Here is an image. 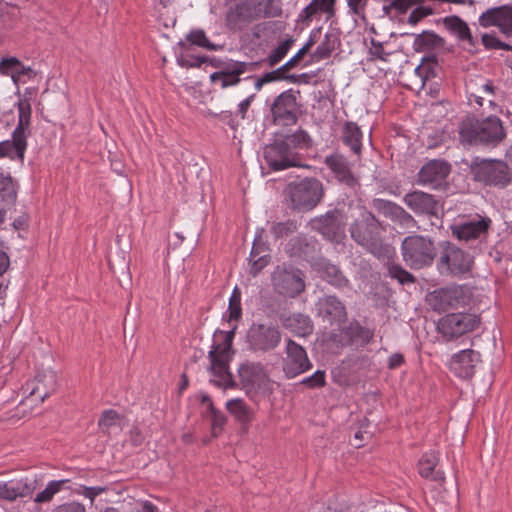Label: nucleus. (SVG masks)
Here are the masks:
<instances>
[{"mask_svg": "<svg viewBox=\"0 0 512 512\" xmlns=\"http://www.w3.org/2000/svg\"><path fill=\"white\" fill-rule=\"evenodd\" d=\"M479 324L480 319L475 314L451 313L438 321L437 329L446 340H453L474 331Z\"/></svg>", "mask_w": 512, "mask_h": 512, "instance_id": "nucleus-9", "label": "nucleus"}, {"mask_svg": "<svg viewBox=\"0 0 512 512\" xmlns=\"http://www.w3.org/2000/svg\"><path fill=\"white\" fill-rule=\"evenodd\" d=\"M258 62H241L235 60H228V64L210 75L211 82H220L221 88L235 86L240 82V76L246 72L254 71Z\"/></svg>", "mask_w": 512, "mask_h": 512, "instance_id": "nucleus-16", "label": "nucleus"}, {"mask_svg": "<svg viewBox=\"0 0 512 512\" xmlns=\"http://www.w3.org/2000/svg\"><path fill=\"white\" fill-rule=\"evenodd\" d=\"M440 264L445 265L451 274L461 275L470 270L472 259L469 254L448 243L441 255Z\"/></svg>", "mask_w": 512, "mask_h": 512, "instance_id": "nucleus-20", "label": "nucleus"}, {"mask_svg": "<svg viewBox=\"0 0 512 512\" xmlns=\"http://www.w3.org/2000/svg\"><path fill=\"white\" fill-rule=\"evenodd\" d=\"M265 253H268V246L266 245L265 242H263L262 232H260V233H257V235L255 236L250 255L252 257H257L260 254H265Z\"/></svg>", "mask_w": 512, "mask_h": 512, "instance_id": "nucleus-60", "label": "nucleus"}, {"mask_svg": "<svg viewBox=\"0 0 512 512\" xmlns=\"http://www.w3.org/2000/svg\"><path fill=\"white\" fill-rule=\"evenodd\" d=\"M238 376L245 389L260 387L267 380V374L261 363L246 362L239 366Z\"/></svg>", "mask_w": 512, "mask_h": 512, "instance_id": "nucleus-26", "label": "nucleus"}, {"mask_svg": "<svg viewBox=\"0 0 512 512\" xmlns=\"http://www.w3.org/2000/svg\"><path fill=\"white\" fill-rule=\"evenodd\" d=\"M481 361L480 353L472 349H464L455 353L450 362L449 369L462 379H469L475 374V368Z\"/></svg>", "mask_w": 512, "mask_h": 512, "instance_id": "nucleus-19", "label": "nucleus"}, {"mask_svg": "<svg viewBox=\"0 0 512 512\" xmlns=\"http://www.w3.org/2000/svg\"><path fill=\"white\" fill-rule=\"evenodd\" d=\"M264 158L269 168L273 171L301 166L299 153L289 147L282 138L276 139L272 144L265 147Z\"/></svg>", "mask_w": 512, "mask_h": 512, "instance_id": "nucleus-11", "label": "nucleus"}, {"mask_svg": "<svg viewBox=\"0 0 512 512\" xmlns=\"http://www.w3.org/2000/svg\"><path fill=\"white\" fill-rule=\"evenodd\" d=\"M312 228L331 241H339L344 235L343 215L338 210L327 212L311 221Z\"/></svg>", "mask_w": 512, "mask_h": 512, "instance_id": "nucleus-17", "label": "nucleus"}, {"mask_svg": "<svg viewBox=\"0 0 512 512\" xmlns=\"http://www.w3.org/2000/svg\"><path fill=\"white\" fill-rule=\"evenodd\" d=\"M438 462V452L429 451L424 453L418 462L419 475L423 478L442 483L445 480V474L440 469H436Z\"/></svg>", "mask_w": 512, "mask_h": 512, "instance_id": "nucleus-28", "label": "nucleus"}, {"mask_svg": "<svg viewBox=\"0 0 512 512\" xmlns=\"http://www.w3.org/2000/svg\"><path fill=\"white\" fill-rule=\"evenodd\" d=\"M342 140L345 145L357 155L361 153L362 132L359 126L354 122H346L342 131Z\"/></svg>", "mask_w": 512, "mask_h": 512, "instance_id": "nucleus-35", "label": "nucleus"}, {"mask_svg": "<svg viewBox=\"0 0 512 512\" xmlns=\"http://www.w3.org/2000/svg\"><path fill=\"white\" fill-rule=\"evenodd\" d=\"M442 45V39L434 32L425 31L414 40V47L417 51L433 50Z\"/></svg>", "mask_w": 512, "mask_h": 512, "instance_id": "nucleus-40", "label": "nucleus"}, {"mask_svg": "<svg viewBox=\"0 0 512 512\" xmlns=\"http://www.w3.org/2000/svg\"><path fill=\"white\" fill-rule=\"evenodd\" d=\"M293 43L294 40L292 38L280 43L267 58L269 66L273 67L278 64L286 56Z\"/></svg>", "mask_w": 512, "mask_h": 512, "instance_id": "nucleus-49", "label": "nucleus"}, {"mask_svg": "<svg viewBox=\"0 0 512 512\" xmlns=\"http://www.w3.org/2000/svg\"><path fill=\"white\" fill-rule=\"evenodd\" d=\"M263 0H235L226 12V26L241 31L262 16Z\"/></svg>", "mask_w": 512, "mask_h": 512, "instance_id": "nucleus-7", "label": "nucleus"}, {"mask_svg": "<svg viewBox=\"0 0 512 512\" xmlns=\"http://www.w3.org/2000/svg\"><path fill=\"white\" fill-rule=\"evenodd\" d=\"M336 38L332 34H326L321 44L315 49L312 57L316 60L327 59L335 50Z\"/></svg>", "mask_w": 512, "mask_h": 512, "instance_id": "nucleus-46", "label": "nucleus"}, {"mask_svg": "<svg viewBox=\"0 0 512 512\" xmlns=\"http://www.w3.org/2000/svg\"><path fill=\"white\" fill-rule=\"evenodd\" d=\"M299 104L292 89L279 94L273 101L270 111L274 124L292 126L298 121L297 111Z\"/></svg>", "mask_w": 512, "mask_h": 512, "instance_id": "nucleus-14", "label": "nucleus"}, {"mask_svg": "<svg viewBox=\"0 0 512 512\" xmlns=\"http://www.w3.org/2000/svg\"><path fill=\"white\" fill-rule=\"evenodd\" d=\"M289 147L294 151L298 149H308L312 146V139L309 134L302 129L297 130L295 133L286 135L282 138Z\"/></svg>", "mask_w": 512, "mask_h": 512, "instance_id": "nucleus-42", "label": "nucleus"}, {"mask_svg": "<svg viewBox=\"0 0 512 512\" xmlns=\"http://www.w3.org/2000/svg\"><path fill=\"white\" fill-rule=\"evenodd\" d=\"M106 490H107L106 487H101V486H96V487L80 486V488L76 492L79 495H83L84 497L89 498L91 500V502H93L94 499L98 495L105 492Z\"/></svg>", "mask_w": 512, "mask_h": 512, "instance_id": "nucleus-58", "label": "nucleus"}, {"mask_svg": "<svg viewBox=\"0 0 512 512\" xmlns=\"http://www.w3.org/2000/svg\"><path fill=\"white\" fill-rule=\"evenodd\" d=\"M226 409L243 426L250 424L254 418L253 409L241 398L227 401Z\"/></svg>", "mask_w": 512, "mask_h": 512, "instance_id": "nucleus-33", "label": "nucleus"}, {"mask_svg": "<svg viewBox=\"0 0 512 512\" xmlns=\"http://www.w3.org/2000/svg\"><path fill=\"white\" fill-rule=\"evenodd\" d=\"M209 413L211 417V434L212 437L216 438L221 434L227 418L222 412L217 410L214 405H211V411H209Z\"/></svg>", "mask_w": 512, "mask_h": 512, "instance_id": "nucleus-51", "label": "nucleus"}, {"mask_svg": "<svg viewBox=\"0 0 512 512\" xmlns=\"http://www.w3.org/2000/svg\"><path fill=\"white\" fill-rule=\"evenodd\" d=\"M18 66H21V62L17 58L12 57L8 59H3L0 62V71L4 74L12 72L13 79L15 80L14 74H16Z\"/></svg>", "mask_w": 512, "mask_h": 512, "instance_id": "nucleus-59", "label": "nucleus"}, {"mask_svg": "<svg viewBox=\"0 0 512 512\" xmlns=\"http://www.w3.org/2000/svg\"><path fill=\"white\" fill-rule=\"evenodd\" d=\"M283 326L296 336L306 337L312 334L313 324L311 319L304 314L295 313L282 320Z\"/></svg>", "mask_w": 512, "mask_h": 512, "instance_id": "nucleus-32", "label": "nucleus"}, {"mask_svg": "<svg viewBox=\"0 0 512 512\" xmlns=\"http://www.w3.org/2000/svg\"><path fill=\"white\" fill-rule=\"evenodd\" d=\"M386 217H390L405 227H409L414 222L413 217L402 207L388 201H386Z\"/></svg>", "mask_w": 512, "mask_h": 512, "instance_id": "nucleus-43", "label": "nucleus"}, {"mask_svg": "<svg viewBox=\"0 0 512 512\" xmlns=\"http://www.w3.org/2000/svg\"><path fill=\"white\" fill-rule=\"evenodd\" d=\"M29 396L43 402L56 390V376L52 372H43L36 375L31 383L27 384Z\"/></svg>", "mask_w": 512, "mask_h": 512, "instance_id": "nucleus-27", "label": "nucleus"}, {"mask_svg": "<svg viewBox=\"0 0 512 512\" xmlns=\"http://www.w3.org/2000/svg\"><path fill=\"white\" fill-rule=\"evenodd\" d=\"M433 14V9L428 6H422L421 4L418 5L409 15L408 17V24L410 25H416L419 23L422 19H424L427 16H430Z\"/></svg>", "mask_w": 512, "mask_h": 512, "instance_id": "nucleus-57", "label": "nucleus"}, {"mask_svg": "<svg viewBox=\"0 0 512 512\" xmlns=\"http://www.w3.org/2000/svg\"><path fill=\"white\" fill-rule=\"evenodd\" d=\"M404 202L417 215L427 216L431 227L441 226L442 206L433 195L416 190L406 194Z\"/></svg>", "mask_w": 512, "mask_h": 512, "instance_id": "nucleus-12", "label": "nucleus"}, {"mask_svg": "<svg viewBox=\"0 0 512 512\" xmlns=\"http://www.w3.org/2000/svg\"><path fill=\"white\" fill-rule=\"evenodd\" d=\"M235 330L236 326H234L230 331L216 330L214 338H221V342H214L208 353V358L210 360L209 372L212 376L210 382L224 390L238 388L237 382L233 379V376L229 371V363L234 354L232 343L235 336Z\"/></svg>", "mask_w": 512, "mask_h": 512, "instance_id": "nucleus-1", "label": "nucleus"}, {"mask_svg": "<svg viewBox=\"0 0 512 512\" xmlns=\"http://www.w3.org/2000/svg\"><path fill=\"white\" fill-rule=\"evenodd\" d=\"M285 194L293 210L310 211L321 201L323 185L316 178H305L299 182L289 183Z\"/></svg>", "mask_w": 512, "mask_h": 512, "instance_id": "nucleus-4", "label": "nucleus"}, {"mask_svg": "<svg viewBox=\"0 0 512 512\" xmlns=\"http://www.w3.org/2000/svg\"><path fill=\"white\" fill-rule=\"evenodd\" d=\"M450 173V166L441 160H432L426 163L419 171V182L432 187L440 186Z\"/></svg>", "mask_w": 512, "mask_h": 512, "instance_id": "nucleus-24", "label": "nucleus"}, {"mask_svg": "<svg viewBox=\"0 0 512 512\" xmlns=\"http://www.w3.org/2000/svg\"><path fill=\"white\" fill-rule=\"evenodd\" d=\"M325 164L339 182L352 189L359 186L358 179L355 177L350 163L344 156L340 154L330 155L326 157Z\"/></svg>", "mask_w": 512, "mask_h": 512, "instance_id": "nucleus-23", "label": "nucleus"}, {"mask_svg": "<svg viewBox=\"0 0 512 512\" xmlns=\"http://www.w3.org/2000/svg\"><path fill=\"white\" fill-rule=\"evenodd\" d=\"M98 425L103 432L110 433L112 428L120 426V415L115 410H105L98 421Z\"/></svg>", "mask_w": 512, "mask_h": 512, "instance_id": "nucleus-47", "label": "nucleus"}, {"mask_svg": "<svg viewBox=\"0 0 512 512\" xmlns=\"http://www.w3.org/2000/svg\"><path fill=\"white\" fill-rule=\"evenodd\" d=\"M297 228V221L289 219L285 222L274 223L271 227V233L275 238H282L294 233Z\"/></svg>", "mask_w": 512, "mask_h": 512, "instance_id": "nucleus-50", "label": "nucleus"}, {"mask_svg": "<svg viewBox=\"0 0 512 512\" xmlns=\"http://www.w3.org/2000/svg\"><path fill=\"white\" fill-rule=\"evenodd\" d=\"M282 333L272 323H253L246 332L248 349L255 353L274 351L281 343Z\"/></svg>", "mask_w": 512, "mask_h": 512, "instance_id": "nucleus-6", "label": "nucleus"}, {"mask_svg": "<svg viewBox=\"0 0 512 512\" xmlns=\"http://www.w3.org/2000/svg\"><path fill=\"white\" fill-rule=\"evenodd\" d=\"M462 142L468 144L498 145L506 136L502 121L496 116H490L482 121L466 118L459 129Z\"/></svg>", "mask_w": 512, "mask_h": 512, "instance_id": "nucleus-2", "label": "nucleus"}, {"mask_svg": "<svg viewBox=\"0 0 512 512\" xmlns=\"http://www.w3.org/2000/svg\"><path fill=\"white\" fill-rule=\"evenodd\" d=\"M312 368L306 350L292 339L286 342V357L283 360V371L287 378H294Z\"/></svg>", "mask_w": 512, "mask_h": 512, "instance_id": "nucleus-15", "label": "nucleus"}, {"mask_svg": "<svg viewBox=\"0 0 512 512\" xmlns=\"http://www.w3.org/2000/svg\"><path fill=\"white\" fill-rule=\"evenodd\" d=\"M286 252L291 257L306 258L314 252V245L304 236H296L289 240Z\"/></svg>", "mask_w": 512, "mask_h": 512, "instance_id": "nucleus-37", "label": "nucleus"}, {"mask_svg": "<svg viewBox=\"0 0 512 512\" xmlns=\"http://www.w3.org/2000/svg\"><path fill=\"white\" fill-rule=\"evenodd\" d=\"M271 281L274 290L285 297L295 298L305 290L303 273L293 267L277 266Z\"/></svg>", "mask_w": 512, "mask_h": 512, "instance_id": "nucleus-10", "label": "nucleus"}, {"mask_svg": "<svg viewBox=\"0 0 512 512\" xmlns=\"http://www.w3.org/2000/svg\"><path fill=\"white\" fill-rule=\"evenodd\" d=\"M271 256L268 253L260 254L257 257L250 255L249 262L251 265L250 273L256 276L270 262Z\"/></svg>", "mask_w": 512, "mask_h": 512, "instance_id": "nucleus-55", "label": "nucleus"}, {"mask_svg": "<svg viewBox=\"0 0 512 512\" xmlns=\"http://www.w3.org/2000/svg\"><path fill=\"white\" fill-rule=\"evenodd\" d=\"M381 223L364 207L357 208V215L351 224V237L377 258L384 256L381 238Z\"/></svg>", "mask_w": 512, "mask_h": 512, "instance_id": "nucleus-3", "label": "nucleus"}, {"mask_svg": "<svg viewBox=\"0 0 512 512\" xmlns=\"http://www.w3.org/2000/svg\"><path fill=\"white\" fill-rule=\"evenodd\" d=\"M423 3V0H391L389 7L386 6V14L389 9H395L399 13H405L413 6Z\"/></svg>", "mask_w": 512, "mask_h": 512, "instance_id": "nucleus-56", "label": "nucleus"}, {"mask_svg": "<svg viewBox=\"0 0 512 512\" xmlns=\"http://www.w3.org/2000/svg\"><path fill=\"white\" fill-rule=\"evenodd\" d=\"M17 109H18V124L14 130V132L17 133V135L23 136L27 139L30 130V124H31V104L28 98L24 97L21 98L17 103Z\"/></svg>", "mask_w": 512, "mask_h": 512, "instance_id": "nucleus-34", "label": "nucleus"}, {"mask_svg": "<svg viewBox=\"0 0 512 512\" xmlns=\"http://www.w3.org/2000/svg\"><path fill=\"white\" fill-rule=\"evenodd\" d=\"M388 271L389 276L396 279L401 285L411 284L415 281L414 276L400 266H390Z\"/></svg>", "mask_w": 512, "mask_h": 512, "instance_id": "nucleus-53", "label": "nucleus"}, {"mask_svg": "<svg viewBox=\"0 0 512 512\" xmlns=\"http://www.w3.org/2000/svg\"><path fill=\"white\" fill-rule=\"evenodd\" d=\"M37 488V481L30 478L12 479L0 482V500L15 501L31 496Z\"/></svg>", "mask_w": 512, "mask_h": 512, "instance_id": "nucleus-21", "label": "nucleus"}, {"mask_svg": "<svg viewBox=\"0 0 512 512\" xmlns=\"http://www.w3.org/2000/svg\"><path fill=\"white\" fill-rule=\"evenodd\" d=\"M312 77L313 76L308 73H303V74H299V75L290 74V75L285 76V80L288 82H291V83L309 84L311 82Z\"/></svg>", "mask_w": 512, "mask_h": 512, "instance_id": "nucleus-63", "label": "nucleus"}, {"mask_svg": "<svg viewBox=\"0 0 512 512\" xmlns=\"http://www.w3.org/2000/svg\"><path fill=\"white\" fill-rule=\"evenodd\" d=\"M475 179L488 185L505 187L511 182L508 165L501 160L483 159L473 166Z\"/></svg>", "mask_w": 512, "mask_h": 512, "instance_id": "nucleus-13", "label": "nucleus"}, {"mask_svg": "<svg viewBox=\"0 0 512 512\" xmlns=\"http://www.w3.org/2000/svg\"><path fill=\"white\" fill-rule=\"evenodd\" d=\"M436 63L433 60L425 59L420 65L414 69L416 76L415 86L422 89L425 82L430 77L434 76V67Z\"/></svg>", "mask_w": 512, "mask_h": 512, "instance_id": "nucleus-44", "label": "nucleus"}, {"mask_svg": "<svg viewBox=\"0 0 512 512\" xmlns=\"http://www.w3.org/2000/svg\"><path fill=\"white\" fill-rule=\"evenodd\" d=\"M52 512H86V509L79 502H69L56 506Z\"/></svg>", "mask_w": 512, "mask_h": 512, "instance_id": "nucleus-61", "label": "nucleus"}, {"mask_svg": "<svg viewBox=\"0 0 512 512\" xmlns=\"http://www.w3.org/2000/svg\"><path fill=\"white\" fill-rule=\"evenodd\" d=\"M335 2L336 0H312L311 3L303 9L301 17L305 21H310L318 12L325 13L329 17H332L335 14Z\"/></svg>", "mask_w": 512, "mask_h": 512, "instance_id": "nucleus-36", "label": "nucleus"}, {"mask_svg": "<svg viewBox=\"0 0 512 512\" xmlns=\"http://www.w3.org/2000/svg\"><path fill=\"white\" fill-rule=\"evenodd\" d=\"M26 148L27 139L13 131L12 140L0 142V158L9 157L23 162Z\"/></svg>", "mask_w": 512, "mask_h": 512, "instance_id": "nucleus-31", "label": "nucleus"}, {"mask_svg": "<svg viewBox=\"0 0 512 512\" xmlns=\"http://www.w3.org/2000/svg\"><path fill=\"white\" fill-rule=\"evenodd\" d=\"M229 321H238L242 316L241 294L236 287L229 300Z\"/></svg>", "mask_w": 512, "mask_h": 512, "instance_id": "nucleus-52", "label": "nucleus"}, {"mask_svg": "<svg viewBox=\"0 0 512 512\" xmlns=\"http://www.w3.org/2000/svg\"><path fill=\"white\" fill-rule=\"evenodd\" d=\"M479 24L488 28L496 26L505 36L512 35V5L489 8L479 16Z\"/></svg>", "mask_w": 512, "mask_h": 512, "instance_id": "nucleus-18", "label": "nucleus"}, {"mask_svg": "<svg viewBox=\"0 0 512 512\" xmlns=\"http://www.w3.org/2000/svg\"><path fill=\"white\" fill-rule=\"evenodd\" d=\"M491 220L486 217H478L463 223H455L451 226L453 236L459 240L470 241L480 238L486 234Z\"/></svg>", "mask_w": 512, "mask_h": 512, "instance_id": "nucleus-22", "label": "nucleus"}, {"mask_svg": "<svg viewBox=\"0 0 512 512\" xmlns=\"http://www.w3.org/2000/svg\"><path fill=\"white\" fill-rule=\"evenodd\" d=\"M371 336L370 330L363 328L358 322H350L348 326L341 328L338 342L343 346L364 345Z\"/></svg>", "mask_w": 512, "mask_h": 512, "instance_id": "nucleus-29", "label": "nucleus"}, {"mask_svg": "<svg viewBox=\"0 0 512 512\" xmlns=\"http://www.w3.org/2000/svg\"><path fill=\"white\" fill-rule=\"evenodd\" d=\"M482 43L486 49H498L500 40L492 34H483Z\"/></svg>", "mask_w": 512, "mask_h": 512, "instance_id": "nucleus-64", "label": "nucleus"}, {"mask_svg": "<svg viewBox=\"0 0 512 512\" xmlns=\"http://www.w3.org/2000/svg\"><path fill=\"white\" fill-rule=\"evenodd\" d=\"M378 34L374 27L369 29V47L367 65L374 64L377 60H384V42L377 38Z\"/></svg>", "mask_w": 512, "mask_h": 512, "instance_id": "nucleus-38", "label": "nucleus"}, {"mask_svg": "<svg viewBox=\"0 0 512 512\" xmlns=\"http://www.w3.org/2000/svg\"><path fill=\"white\" fill-rule=\"evenodd\" d=\"M471 293L465 286H448L428 294L427 303L435 311H446L465 307L470 303Z\"/></svg>", "mask_w": 512, "mask_h": 512, "instance_id": "nucleus-8", "label": "nucleus"}, {"mask_svg": "<svg viewBox=\"0 0 512 512\" xmlns=\"http://www.w3.org/2000/svg\"><path fill=\"white\" fill-rule=\"evenodd\" d=\"M187 40L193 45L205 48L210 51H215L218 48L217 45L208 40L205 32L201 29L191 31L187 35Z\"/></svg>", "mask_w": 512, "mask_h": 512, "instance_id": "nucleus-48", "label": "nucleus"}, {"mask_svg": "<svg viewBox=\"0 0 512 512\" xmlns=\"http://www.w3.org/2000/svg\"><path fill=\"white\" fill-rule=\"evenodd\" d=\"M208 62V56H195L192 58V61L189 62L186 59H178V63L182 67H196L199 68L203 63Z\"/></svg>", "mask_w": 512, "mask_h": 512, "instance_id": "nucleus-62", "label": "nucleus"}, {"mask_svg": "<svg viewBox=\"0 0 512 512\" xmlns=\"http://www.w3.org/2000/svg\"><path fill=\"white\" fill-rule=\"evenodd\" d=\"M321 273L323 279L336 287H343L347 284V279L342 274L341 270L334 264L322 263Z\"/></svg>", "mask_w": 512, "mask_h": 512, "instance_id": "nucleus-41", "label": "nucleus"}, {"mask_svg": "<svg viewBox=\"0 0 512 512\" xmlns=\"http://www.w3.org/2000/svg\"><path fill=\"white\" fill-rule=\"evenodd\" d=\"M16 197L17 193L11 176L0 172V202L10 206L14 204Z\"/></svg>", "mask_w": 512, "mask_h": 512, "instance_id": "nucleus-39", "label": "nucleus"}, {"mask_svg": "<svg viewBox=\"0 0 512 512\" xmlns=\"http://www.w3.org/2000/svg\"><path fill=\"white\" fill-rule=\"evenodd\" d=\"M301 384L310 389L323 387L326 384L325 372L317 370L313 375L304 378Z\"/></svg>", "mask_w": 512, "mask_h": 512, "instance_id": "nucleus-54", "label": "nucleus"}, {"mask_svg": "<svg viewBox=\"0 0 512 512\" xmlns=\"http://www.w3.org/2000/svg\"><path fill=\"white\" fill-rule=\"evenodd\" d=\"M318 315L329 323H345L346 308L335 296H325L317 302Z\"/></svg>", "mask_w": 512, "mask_h": 512, "instance_id": "nucleus-25", "label": "nucleus"}, {"mask_svg": "<svg viewBox=\"0 0 512 512\" xmlns=\"http://www.w3.org/2000/svg\"><path fill=\"white\" fill-rule=\"evenodd\" d=\"M69 482L68 479H62V480H53L50 481L46 488L39 492L35 498L34 502L36 503H47L50 502L54 495L57 494L59 491H61L62 487L65 483Z\"/></svg>", "mask_w": 512, "mask_h": 512, "instance_id": "nucleus-45", "label": "nucleus"}, {"mask_svg": "<svg viewBox=\"0 0 512 512\" xmlns=\"http://www.w3.org/2000/svg\"><path fill=\"white\" fill-rule=\"evenodd\" d=\"M403 260L412 269H421L432 265L437 248L435 242L422 235L407 236L401 245Z\"/></svg>", "mask_w": 512, "mask_h": 512, "instance_id": "nucleus-5", "label": "nucleus"}, {"mask_svg": "<svg viewBox=\"0 0 512 512\" xmlns=\"http://www.w3.org/2000/svg\"><path fill=\"white\" fill-rule=\"evenodd\" d=\"M443 25L447 31L461 42H467L471 46H475L471 30L468 24L459 16L452 15L443 19Z\"/></svg>", "mask_w": 512, "mask_h": 512, "instance_id": "nucleus-30", "label": "nucleus"}]
</instances>
